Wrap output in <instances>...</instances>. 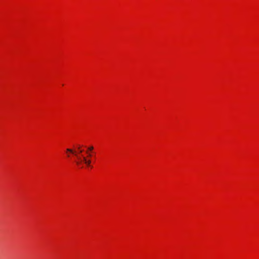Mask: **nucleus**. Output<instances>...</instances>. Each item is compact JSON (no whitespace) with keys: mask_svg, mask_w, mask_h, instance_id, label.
<instances>
[{"mask_svg":"<svg viewBox=\"0 0 259 259\" xmlns=\"http://www.w3.org/2000/svg\"><path fill=\"white\" fill-rule=\"evenodd\" d=\"M66 151L68 152H70L72 154H74L76 156V157L78 160L76 162L77 165H81L82 163L83 162V156H81L79 155L78 153H77L76 152L74 151L71 149H67Z\"/></svg>","mask_w":259,"mask_h":259,"instance_id":"1","label":"nucleus"},{"mask_svg":"<svg viewBox=\"0 0 259 259\" xmlns=\"http://www.w3.org/2000/svg\"><path fill=\"white\" fill-rule=\"evenodd\" d=\"M83 162L88 166H90V164H91V160H88L87 159V157H85V156H83Z\"/></svg>","mask_w":259,"mask_h":259,"instance_id":"2","label":"nucleus"},{"mask_svg":"<svg viewBox=\"0 0 259 259\" xmlns=\"http://www.w3.org/2000/svg\"><path fill=\"white\" fill-rule=\"evenodd\" d=\"M80 146H78V149L79 150L78 154L81 153L83 151L82 150H80Z\"/></svg>","mask_w":259,"mask_h":259,"instance_id":"3","label":"nucleus"},{"mask_svg":"<svg viewBox=\"0 0 259 259\" xmlns=\"http://www.w3.org/2000/svg\"><path fill=\"white\" fill-rule=\"evenodd\" d=\"M89 150L92 151L94 149V147L93 146H91L88 148Z\"/></svg>","mask_w":259,"mask_h":259,"instance_id":"4","label":"nucleus"}]
</instances>
